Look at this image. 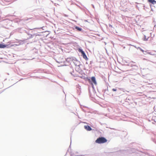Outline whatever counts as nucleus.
I'll return each mask as SVG.
<instances>
[{
  "instance_id": "f257e3e1",
  "label": "nucleus",
  "mask_w": 156,
  "mask_h": 156,
  "mask_svg": "<svg viewBox=\"0 0 156 156\" xmlns=\"http://www.w3.org/2000/svg\"><path fill=\"white\" fill-rule=\"evenodd\" d=\"M107 141V139L105 137H100L95 140V142L98 144H103L106 143Z\"/></svg>"
},
{
  "instance_id": "f03ea898",
  "label": "nucleus",
  "mask_w": 156,
  "mask_h": 156,
  "mask_svg": "<svg viewBox=\"0 0 156 156\" xmlns=\"http://www.w3.org/2000/svg\"><path fill=\"white\" fill-rule=\"evenodd\" d=\"M79 51L81 53L83 58L86 60H87L88 59V58L82 49H79Z\"/></svg>"
},
{
  "instance_id": "7ed1b4c3",
  "label": "nucleus",
  "mask_w": 156,
  "mask_h": 156,
  "mask_svg": "<svg viewBox=\"0 0 156 156\" xmlns=\"http://www.w3.org/2000/svg\"><path fill=\"white\" fill-rule=\"evenodd\" d=\"M85 129L87 131H90L92 130L91 128L89 126H84Z\"/></svg>"
},
{
  "instance_id": "20e7f679",
  "label": "nucleus",
  "mask_w": 156,
  "mask_h": 156,
  "mask_svg": "<svg viewBox=\"0 0 156 156\" xmlns=\"http://www.w3.org/2000/svg\"><path fill=\"white\" fill-rule=\"evenodd\" d=\"M91 79L93 83L95 85H96L97 84V83L96 81L95 77L94 76L92 77L91 78Z\"/></svg>"
},
{
  "instance_id": "39448f33",
  "label": "nucleus",
  "mask_w": 156,
  "mask_h": 156,
  "mask_svg": "<svg viewBox=\"0 0 156 156\" xmlns=\"http://www.w3.org/2000/svg\"><path fill=\"white\" fill-rule=\"evenodd\" d=\"M148 1L153 4H156V1L154 0H148Z\"/></svg>"
},
{
  "instance_id": "423d86ee",
  "label": "nucleus",
  "mask_w": 156,
  "mask_h": 156,
  "mask_svg": "<svg viewBox=\"0 0 156 156\" xmlns=\"http://www.w3.org/2000/svg\"><path fill=\"white\" fill-rule=\"evenodd\" d=\"M7 45L3 44L0 43V48H4L7 47Z\"/></svg>"
},
{
  "instance_id": "0eeeda50",
  "label": "nucleus",
  "mask_w": 156,
  "mask_h": 156,
  "mask_svg": "<svg viewBox=\"0 0 156 156\" xmlns=\"http://www.w3.org/2000/svg\"><path fill=\"white\" fill-rule=\"evenodd\" d=\"M75 28L77 30L79 31H80L81 30V29L78 27H75Z\"/></svg>"
},
{
  "instance_id": "6e6552de",
  "label": "nucleus",
  "mask_w": 156,
  "mask_h": 156,
  "mask_svg": "<svg viewBox=\"0 0 156 156\" xmlns=\"http://www.w3.org/2000/svg\"><path fill=\"white\" fill-rule=\"evenodd\" d=\"M112 90L114 91H115L116 90V89L113 88L112 89Z\"/></svg>"
},
{
  "instance_id": "1a4fd4ad",
  "label": "nucleus",
  "mask_w": 156,
  "mask_h": 156,
  "mask_svg": "<svg viewBox=\"0 0 156 156\" xmlns=\"http://www.w3.org/2000/svg\"><path fill=\"white\" fill-rule=\"evenodd\" d=\"M136 3H137V4H140V2H136Z\"/></svg>"
},
{
  "instance_id": "9d476101",
  "label": "nucleus",
  "mask_w": 156,
  "mask_h": 156,
  "mask_svg": "<svg viewBox=\"0 0 156 156\" xmlns=\"http://www.w3.org/2000/svg\"><path fill=\"white\" fill-rule=\"evenodd\" d=\"M141 51H142L143 52H144V50H141Z\"/></svg>"
},
{
  "instance_id": "9b49d317",
  "label": "nucleus",
  "mask_w": 156,
  "mask_h": 156,
  "mask_svg": "<svg viewBox=\"0 0 156 156\" xmlns=\"http://www.w3.org/2000/svg\"><path fill=\"white\" fill-rule=\"evenodd\" d=\"M90 79H88V81H89V82H90Z\"/></svg>"
},
{
  "instance_id": "f8f14e48",
  "label": "nucleus",
  "mask_w": 156,
  "mask_h": 156,
  "mask_svg": "<svg viewBox=\"0 0 156 156\" xmlns=\"http://www.w3.org/2000/svg\"><path fill=\"white\" fill-rule=\"evenodd\" d=\"M147 39H148V38H147V39H145V40H146V41H147Z\"/></svg>"
}]
</instances>
